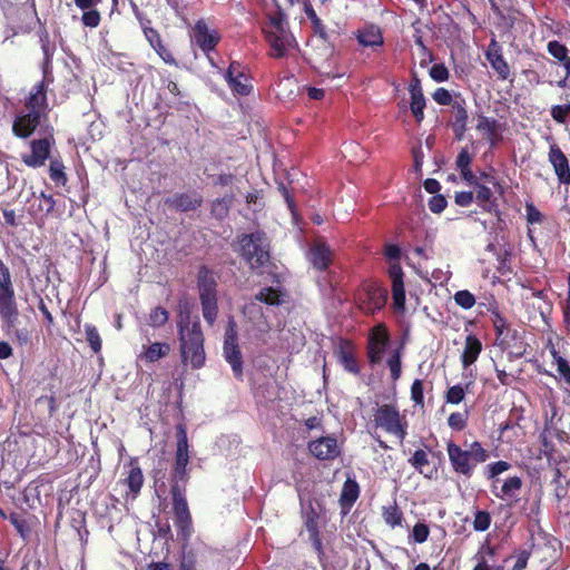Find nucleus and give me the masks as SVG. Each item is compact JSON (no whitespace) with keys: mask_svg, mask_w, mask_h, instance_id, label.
Wrapping results in <instances>:
<instances>
[{"mask_svg":"<svg viewBox=\"0 0 570 570\" xmlns=\"http://www.w3.org/2000/svg\"><path fill=\"white\" fill-rule=\"evenodd\" d=\"M552 356L557 363V371L561 377L570 381V365L569 362L562 357L556 350L552 351Z\"/></svg>","mask_w":570,"mask_h":570,"instance_id":"obj_57","label":"nucleus"},{"mask_svg":"<svg viewBox=\"0 0 570 570\" xmlns=\"http://www.w3.org/2000/svg\"><path fill=\"white\" fill-rule=\"evenodd\" d=\"M470 390H471V382H465L464 385L463 384L453 385L446 391L445 400L448 403L459 404L464 400L465 394L468 392H470Z\"/></svg>","mask_w":570,"mask_h":570,"instance_id":"obj_40","label":"nucleus"},{"mask_svg":"<svg viewBox=\"0 0 570 570\" xmlns=\"http://www.w3.org/2000/svg\"><path fill=\"white\" fill-rule=\"evenodd\" d=\"M452 121L451 127L456 140L464 138L468 125V110L464 98L456 97L452 104Z\"/></svg>","mask_w":570,"mask_h":570,"instance_id":"obj_21","label":"nucleus"},{"mask_svg":"<svg viewBox=\"0 0 570 570\" xmlns=\"http://www.w3.org/2000/svg\"><path fill=\"white\" fill-rule=\"evenodd\" d=\"M40 43H41V49H42V53H43L42 71H43V76L46 78L49 70L51 69V62H52V57L56 51V46H55V43H51L49 41V36L47 32H45L40 36Z\"/></svg>","mask_w":570,"mask_h":570,"instance_id":"obj_35","label":"nucleus"},{"mask_svg":"<svg viewBox=\"0 0 570 570\" xmlns=\"http://www.w3.org/2000/svg\"><path fill=\"white\" fill-rule=\"evenodd\" d=\"M237 252L252 269L265 267L271 261V242L266 233L255 230L237 237Z\"/></svg>","mask_w":570,"mask_h":570,"instance_id":"obj_3","label":"nucleus"},{"mask_svg":"<svg viewBox=\"0 0 570 570\" xmlns=\"http://www.w3.org/2000/svg\"><path fill=\"white\" fill-rule=\"evenodd\" d=\"M480 307H485L487 311L490 313V320L492 322V325L494 328L504 327L508 324L507 320L503 317V315L500 313L497 302L492 299L488 304L485 303H479Z\"/></svg>","mask_w":570,"mask_h":570,"instance_id":"obj_42","label":"nucleus"},{"mask_svg":"<svg viewBox=\"0 0 570 570\" xmlns=\"http://www.w3.org/2000/svg\"><path fill=\"white\" fill-rule=\"evenodd\" d=\"M332 250L325 243L317 242L308 250V259L313 267L325 271L332 263Z\"/></svg>","mask_w":570,"mask_h":570,"instance_id":"obj_25","label":"nucleus"},{"mask_svg":"<svg viewBox=\"0 0 570 570\" xmlns=\"http://www.w3.org/2000/svg\"><path fill=\"white\" fill-rule=\"evenodd\" d=\"M476 130L482 132L489 140L491 146H494L500 130V124L495 118L487 117L483 115L479 116Z\"/></svg>","mask_w":570,"mask_h":570,"instance_id":"obj_28","label":"nucleus"},{"mask_svg":"<svg viewBox=\"0 0 570 570\" xmlns=\"http://www.w3.org/2000/svg\"><path fill=\"white\" fill-rule=\"evenodd\" d=\"M361 299V308L366 313L374 314L383 308L387 299V292L379 285H368Z\"/></svg>","mask_w":570,"mask_h":570,"instance_id":"obj_20","label":"nucleus"},{"mask_svg":"<svg viewBox=\"0 0 570 570\" xmlns=\"http://www.w3.org/2000/svg\"><path fill=\"white\" fill-rule=\"evenodd\" d=\"M498 549L484 541L473 557L475 566L473 570H504V563L509 560L505 558L502 563H498L495 557Z\"/></svg>","mask_w":570,"mask_h":570,"instance_id":"obj_16","label":"nucleus"},{"mask_svg":"<svg viewBox=\"0 0 570 570\" xmlns=\"http://www.w3.org/2000/svg\"><path fill=\"white\" fill-rule=\"evenodd\" d=\"M360 487L356 481L347 479L343 485L340 501L343 505H352L358 498Z\"/></svg>","mask_w":570,"mask_h":570,"instance_id":"obj_36","label":"nucleus"},{"mask_svg":"<svg viewBox=\"0 0 570 570\" xmlns=\"http://www.w3.org/2000/svg\"><path fill=\"white\" fill-rule=\"evenodd\" d=\"M269 24L265 30L289 29L286 13L277 7V11L268 17Z\"/></svg>","mask_w":570,"mask_h":570,"instance_id":"obj_48","label":"nucleus"},{"mask_svg":"<svg viewBox=\"0 0 570 570\" xmlns=\"http://www.w3.org/2000/svg\"><path fill=\"white\" fill-rule=\"evenodd\" d=\"M41 114L39 110H28L19 114L12 125L14 136L26 139L30 137L40 125Z\"/></svg>","mask_w":570,"mask_h":570,"instance_id":"obj_19","label":"nucleus"},{"mask_svg":"<svg viewBox=\"0 0 570 570\" xmlns=\"http://www.w3.org/2000/svg\"><path fill=\"white\" fill-rule=\"evenodd\" d=\"M475 188V202L479 206L482 207L483 210L488 213H497L498 204L495 198L493 197V191L489 187V185L479 183Z\"/></svg>","mask_w":570,"mask_h":570,"instance_id":"obj_27","label":"nucleus"},{"mask_svg":"<svg viewBox=\"0 0 570 570\" xmlns=\"http://www.w3.org/2000/svg\"><path fill=\"white\" fill-rule=\"evenodd\" d=\"M314 33L322 39L323 42L327 43L332 50L335 48V40L338 37L336 31H327L322 20L312 26Z\"/></svg>","mask_w":570,"mask_h":570,"instance_id":"obj_43","label":"nucleus"},{"mask_svg":"<svg viewBox=\"0 0 570 570\" xmlns=\"http://www.w3.org/2000/svg\"><path fill=\"white\" fill-rule=\"evenodd\" d=\"M409 463L420 473L423 472V466L429 464L428 454L424 450H416L409 459Z\"/></svg>","mask_w":570,"mask_h":570,"instance_id":"obj_55","label":"nucleus"},{"mask_svg":"<svg viewBox=\"0 0 570 570\" xmlns=\"http://www.w3.org/2000/svg\"><path fill=\"white\" fill-rule=\"evenodd\" d=\"M430 534V529L426 523L424 522H416L412 529V532L410 534V538L415 543H424Z\"/></svg>","mask_w":570,"mask_h":570,"instance_id":"obj_53","label":"nucleus"},{"mask_svg":"<svg viewBox=\"0 0 570 570\" xmlns=\"http://www.w3.org/2000/svg\"><path fill=\"white\" fill-rule=\"evenodd\" d=\"M494 332H495L498 345L501 348H503V350L512 348V345L509 342V337H510V333H511V327L509 325H507L504 327H500V328H494Z\"/></svg>","mask_w":570,"mask_h":570,"instance_id":"obj_60","label":"nucleus"},{"mask_svg":"<svg viewBox=\"0 0 570 570\" xmlns=\"http://www.w3.org/2000/svg\"><path fill=\"white\" fill-rule=\"evenodd\" d=\"M177 449L175 464L170 473V494L175 513L177 534L183 540H189L193 528L191 517L186 500V487L189 480L187 465L189 463L188 439L186 429L179 424L176 431Z\"/></svg>","mask_w":570,"mask_h":570,"instance_id":"obj_1","label":"nucleus"},{"mask_svg":"<svg viewBox=\"0 0 570 570\" xmlns=\"http://www.w3.org/2000/svg\"><path fill=\"white\" fill-rule=\"evenodd\" d=\"M453 298L455 304L463 309H470L476 303L474 295L468 289L458 291Z\"/></svg>","mask_w":570,"mask_h":570,"instance_id":"obj_49","label":"nucleus"},{"mask_svg":"<svg viewBox=\"0 0 570 570\" xmlns=\"http://www.w3.org/2000/svg\"><path fill=\"white\" fill-rule=\"evenodd\" d=\"M383 518L386 524L391 525L392 528L401 525L403 514L399 510L396 505L389 507L384 509Z\"/></svg>","mask_w":570,"mask_h":570,"instance_id":"obj_51","label":"nucleus"},{"mask_svg":"<svg viewBox=\"0 0 570 570\" xmlns=\"http://www.w3.org/2000/svg\"><path fill=\"white\" fill-rule=\"evenodd\" d=\"M390 345V334L383 325H376L368 335L367 358L371 365L382 362Z\"/></svg>","mask_w":570,"mask_h":570,"instance_id":"obj_13","label":"nucleus"},{"mask_svg":"<svg viewBox=\"0 0 570 570\" xmlns=\"http://www.w3.org/2000/svg\"><path fill=\"white\" fill-rule=\"evenodd\" d=\"M389 276L392 282V298L395 311L403 313L405 311V288L403 282V269L399 263H393L389 267Z\"/></svg>","mask_w":570,"mask_h":570,"instance_id":"obj_18","label":"nucleus"},{"mask_svg":"<svg viewBox=\"0 0 570 570\" xmlns=\"http://www.w3.org/2000/svg\"><path fill=\"white\" fill-rule=\"evenodd\" d=\"M301 517L303 524L308 532L309 541L322 561L324 554L320 534V519L324 512L323 503L309 494H299Z\"/></svg>","mask_w":570,"mask_h":570,"instance_id":"obj_6","label":"nucleus"},{"mask_svg":"<svg viewBox=\"0 0 570 570\" xmlns=\"http://www.w3.org/2000/svg\"><path fill=\"white\" fill-rule=\"evenodd\" d=\"M246 72L247 67L236 60L232 61L225 70L224 78L234 94L248 96L252 92L253 86L249 83Z\"/></svg>","mask_w":570,"mask_h":570,"instance_id":"obj_12","label":"nucleus"},{"mask_svg":"<svg viewBox=\"0 0 570 570\" xmlns=\"http://www.w3.org/2000/svg\"><path fill=\"white\" fill-rule=\"evenodd\" d=\"M190 41L205 53L209 63L217 68V65L212 57V52L215 51L216 46L220 41L219 32L215 29H209L204 20H198L193 28Z\"/></svg>","mask_w":570,"mask_h":570,"instance_id":"obj_8","label":"nucleus"},{"mask_svg":"<svg viewBox=\"0 0 570 570\" xmlns=\"http://www.w3.org/2000/svg\"><path fill=\"white\" fill-rule=\"evenodd\" d=\"M197 287L199 291V298L217 296V281L215 273L205 265L200 266L198 269Z\"/></svg>","mask_w":570,"mask_h":570,"instance_id":"obj_24","label":"nucleus"},{"mask_svg":"<svg viewBox=\"0 0 570 570\" xmlns=\"http://www.w3.org/2000/svg\"><path fill=\"white\" fill-rule=\"evenodd\" d=\"M409 94H410V109L415 118L416 122H422L424 119V109L426 106V99L423 95L421 81L416 75H414L413 79L409 85Z\"/></svg>","mask_w":570,"mask_h":570,"instance_id":"obj_23","label":"nucleus"},{"mask_svg":"<svg viewBox=\"0 0 570 570\" xmlns=\"http://www.w3.org/2000/svg\"><path fill=\"white\" fill-rule=\"evenodd\" d=\"M56 206V200L52 195H48L43 191L40 193L39 196L33 194V200L31 204V213L35 216H48L50 215Z\"/></svg>","mask_w":570,"mask_h":570,"instance_id":"obj_29","label":"nucleus"},{"mask_svg":"<svg viewBox=\"0 0 570 570\" xmlns=\"http://www.w3.org/2000/svg\"><path fill=\"white\" fill-rule=\"evenodd\" d=\"M446 452L452 470L466 479L473 475L478 464L489 459V452L478 441L472 442L465 450L453 441H449Z\"/></svg>","mask_w":570,"mask_h":570,"instance_id":"obj_4","label":"nucleus"},{"mask_svg":"<svg viewBox=\"0 0 570 570\" xmlns=\"http://www.w3.org/2000/svg\"><path fill=\"white\" fill-rule=\"evenodd\" d=\"M411 399L416 405L424 404L423 382L419 379L414 380L411 386Z\"/></svg>","mask_w":570,"mask_h":570,"instance_id":"obj_61","label":"nucleus"},{"mask_svg":"<svg viewBox=\"0 0 570 570\" xmlns=\"http://www.w3.org/2000/svg\"><path fill=\"white\" fill-rule=\"evenodd\" d=\"M386 364L391 372V379L397 381L402 373V347H397L392 352Z\"/></svg>","mask_w":570,"mask_h":570,"instance_id":"obj_41","label":"nucleus"},{"mask_svg":"<svg viewBox=\"0 0 570 570\" xmlns=\"http://www.w3.org/2000/svg\"><path fill=\"white\" fill-rule=\"evenodd\" d=\"M18 307L14 297V289L11 282H0V317L7 327H14L18 322Z\"/></svg>","mask_w":570,"mask_h":570,"instance_id":"obj_10","label":"nucleus"},{"mask_svg":"<svg viewBox=\"0 0 570 570\" xmlns=\"http://www.w3.org/2000/svg\"><path fill=\"white\" fill-rule=\"evenodd\" d=\"M51 140L48 137L32 140L30 142L31 151L21 156L22 161L31 168L43 166L50 156Z\"/></svg>","mask_w":570,"mask_h":570,"instance_id":"obj_17","label":"nucleus"},{"mask_svg":"<svg viewBox=\"0 0 570 570\" xmlns=\"http://www.w3.org/2000/svg\"><path fill=\"white\" fill-rule=\"evenodd\" d=\"M49 176H50V179L53 183H56L57 185L66 184L67 177L65 174V166L62 165L61 161H59L57 159H52L50 161Z\"/></svg>","mask_w":570,"mask_h":570,"instance_id":"obj_45","label":"nucleus"},{"mask_svg":"<svg viewBox=\"0 0 570 570\" xmlns=\"http://www.w3.org/2000/svg\"><path fill=\"white\" fill-rule=\"evenodd\" d=\"M482 351L481 341L473 334H469L465 338L464 348L461 354L463 370L468 368L478 360Z\"/></svg>","mask_w":570,"mask_h":570,"instance_id":"obj_26","label":"nucleus"},{"mask_svg":"<svg viewBox=\"0 0 570 570\" xmlns=\"http://www.w3.org/2000/svg\"><path fill=\"white\" fill-rule=\"evenodd\" d=\"M264 33L271 47V57L275 59L286 57L288 50L297 46L289 29L264 30Z\"/></svg>","mask_w":570,"mask_h":570,"instance_id":"obj_11","label":"nucleus"},{"mask_svg":"<svg viewBox=\"0 0 570 570\" xmlns=\"http://www.w3.org/2000/svg\"><path fill=\"white\" fill-rule=\"evenodd\" d=\"M125 481L130 492L134 495L138 494L144 483V475L141 469L138 465L131 464L129 473Z\"/></svg>","mask_w":570,"mask_h":570,"instance_id":"obj_39","label":"nucleus"},{"mask_svg":"<svg viewBox=\"0 0 570 570\" xmlns=\"http://www.w3.org/2000/svg\"><path fill=\"white\" fill-rule=\"evenodd\" d=\"M234 199L235 195L233 193H229L220 198L213 200L210 205L212 217L217 220H224L225 218H227Z\"/></svg>","mask_w":570,"mask_h":570,"instance_id":"obj_30","label":"nucleus"},{"mask_svg":"<svg viewBox=\"0 0 570 570\" xmlns=\"http://www.w3.org/2000/svg\"><path fill=\"white\" fill-rule=\"evenodd\" d=\"M430 77L436 82H444L449 79V70L443 63H435L430 68Z\"/></svg>","mask_w":570,"mask_h":570,"instance_id":"obj_59","label":"nucleus"},{"mask_svg":"<svg viewBox=\"0 0 570 570\" xmlns=\"http://www.w3.org/2000/svg\"><path fill=\"white\" fill-rule=\"evenodd\" d=\"M180 351L184 362H189L194 368H200L205 363L204 336L199 322L190 324L189 317L178 324Z\"/></svg>","mask_w":570,"mask_h":570,"instance_id":"obj_5","label":"nucleus"},{"mask_svg":"<svg viewBox=\"0 0 570 570\" xmlns=\"http://www.w3.org/2000/svg\"><path fill=\"white\" fill-rule=\"evenodd\" d=\"M276 286L262 287L253 299L245 304L243 309L244 316L262 334L271 330L269 308L281 306L286 297V291L279 285L278 279H276Z\"/></svg>","mask_w":570,"mask_h":570,"instance_id":"obj_2","label":"nucleus"},{"mask_svg":"<svg viewBox=\"0 0 570 570\" xmlns=\"http://www.w3.org/2000/svg\"><path fill=\"white\" fill-rule=\"evenodd\" d=\"M237 341L236 324L229 321L225 331L223 355L230 365L235 379L243 380V355Z\"/></svg>","mask_w":570,"mask_h":570,"instance_id":"obj_9","label":"nucleus"},{"mask_svg":"<svg viewBox=\"0 0 570 570\" xmlns=\"http://www.w3.org/2000/svg\"><path fill=\"white\" fill-rule=\"evenodd\" d=\"M551 116L557 122L564 124L568 116H570V102L566 105H554L551 108Z\"/></svg>","mask_w":570,"mask_h":570,"instance_id":"obj_58","label":"nucleus"},{"mask_svg":"<svg viewBox=\"0 0 570 570\" xmlns=\"http://www.w3.org/2000/svg\"><path fill=\"white\" fill-rule=\"evenodd\" d=\"M276 94L283 100H293L298 90V85L294 76H287L276 83Z\"/></svg>","mask_w":570,"mask_h":570,"instance_id":"obj_32","label":"nucleus"},{"mask_svg":"<svg viewBox=\"0 0 570 570\" xmlns=\"http://www.w3.org/2000/svg\"><path fill=\"white\" fill-rule=\"evenodd\" d=\"M487 59L489 60L492 69L499 75L501 79L505 80L509 78V65L499 51L493 52L491 49H489L487 52Z\"/></svg>","mask_w":570,"mask_h":570,"instance_id":"obj_33","label":"nucleus"},{"mask_svg":"<svg viewBox=\"0 0 570 570\" xmlns=\"http://www.w3.org/2000/svg\"><path fill=\"white\" fill-rule=\"evenodd\" d=\"M491 525V514L485 510H475L473 529L478 532L487 531Z\"/></svg>","mask_w":570,"mask_h":570,"instance_id":"obj_47","label":"nucleus"},{"mask_svg":"<svg viewBox=\"0 0 570 570\" xmlns=\"http://www.w3.org/2000/svg\"><path fill=\"white\" fill-rule=\"evenodd\" d=\"M522 487V480L520 476H509L502 484L500 492H494V495L499 499H513L517 492Z\"/></svg>","mask_w":570,"mask_h":570,"instance_id":"obj_34","label":"nucleus"},{"mask_svg":"<svg viewBox=\"0 0 570 570\" xmlns=\"http://www.w3.org/2000/svg\"><path fill=\"white\" fill-rule=\"evenodd\" d=\"M169 351L170 346L167 343H153L146 348L144 357L147 362L154 363L167 356Z\"/></svg>","mask_w":570,"mask_h":570,"instance_id":"obj_38","label":"nucleus"},{"mask_svg":"<svg viewBox=\"0 0 570 570\" xmlns=\"http://www.w3.org/2000/svg\"><path fill=\"white\" fill-rule=\"evenodd\" d=\"M86 340L95 353L101 350V338L97 327L92 324H85Z\"/></svg>","mask_w":570,"mask_h":570,"instance_id":"obj_46","label":"nucleus"},{"mask_svg":"<svg viewBox=\"0 0 570 570\" xmlns=\"http://www.w3.org/2000/svg\"><path fill=\"white\" fill-rule=\"evenodd\" d=\"M548 52L553 58L558 59L559 61H562L563 63L566 62L567 59H570L568 57L567 47L557 40H551L548 42Z\"/></svg>","mask_w":570,"mask_h":570,"instance_id":"obj_50","label":"nucleus"},{"mask_svg":"<svg viewBox=\"0 0 570 570\" xmlns=\"http://www.w3.org/2000/svg\"><path fill=\"white\" fill-rule=\"evenodd\" d=\"M549 161L554 169V174L558 177L560 184H570V166L569 160L561 148L553 144L549 149Z\"/></svg>","mask_w":570,"mask_h":570,"instance_id":"obj_22","label":"nucleus"},{"mask_svg":"<svg viewBox=\"0 0 570 570\" xmlns=\"http://www.w3.org/2000/svg\"><path fill=\"white\" fill-rule=\"evenodd\" d=\"M307 448L321 461L334 460L341 454L336 438L331 435L309 441Z\"/></svg>","mask_w":570,"mask_h":570,"instance_id":"obj_15","label":"nucleus"},{"mask_svg":"<svg viewBox=\"0 0 570 570\" xmlns=\"http://www.w3.org/2000/svg\"><path fill=\"white\" fill-rule=\"evenodd\" d=\"M525 217L527 222L531 225L540 224L543 220V215L532 203H527L525 205Z\"/></svg>","mask_w":570,"mask_h":570,"instance_id":"obj_63","label":"nucleus"},{"mask_svg":"<svg viewBox=\"0 0 570 570\" xmlns=\"http://www.w3.org/2000/svg\"><path fill=\"white\" fill-rule=\"evenodd\" d=\"M357 41L363 47H381L383 45V37L379 28L370 26L357 33Z\"/></svg>","mask_w":570,"mask_h":570,"instance_id":"obj_31","label":"nucleus"},{"mask_svg":"<svg viewBox=\"0 0 570 570\" xmlns=\"http://www.w3.org/2000/svg\"><path fill=\"white\" fill-rule=\"evenodd\" d=\"M81 21L86 27L96 28L100 22V13L92 9L83 10Z\"/></svg>","mask_w":570,"mask_h":570,"instance_id":"obj_64","label":"nucleus"},{"mask_svg":"<svg viewBox=\"0 0 570 570\" xmlns=\"http://www.w3.org/2000/svg\"><path fill=\"white\" fill-rule=\"evenodd\" d=\"M170 209L179 213L195 212L202 207L204 198L197 190L178 191L164 200Z\"/></svg>","mask_w":570,"mask_h":570,"instance_id":"obj_14","label":"nucleus"},{"mask_svg":"<svg viewBox=\"0 0 570 570\" xmlns=\"http://www.w3.org/2000/svg\"><path fill=\"white\" fill-rule=\"evenodd\" d=\"M376 426L382 428L385 432L395 435L401 442L405 439L406 423H403L396 406L383 404L377 407L374 414Z\"/></svg>","mask_w":570,"mask_h":570,"instance_id":"obj_7","label":"nucleus"},{"mask_svg":"<svg viewBox=\"0 0 570 570\" xmlns=\"http://www.w3.org/2000/svg\"><path fill=\"white\" fill-rule=\"evenodd\" d=\"M533 547H534V539H533V535H531L529 548L520 549V550L515 551L514 556H515L517 560H515L514 566L512 567V570H524L527 568L528 561L532 554Z\"/></svg>","mask_w":570,"mask_h":570,"instance_id":"obj_44","label":"nucleus"},{"mask_svg":"<svg viewBox=\"0 0 570 570\" xmlns=\"http://www.w3.org/2000/svg\"><path fill=\"white\" fill-rule=\"evenodd\" d=\"M468 423V414L462 412H454L448 419L449 426L454 431H462Z\"/></svg>","mask_w":570,"mask_h":570,"instance_id":"obj_56","label":"nucleus"},{"mask_svg":"<svg viewBox=\"0 0 570 570\" xmlns=\"http://www.w3.org/2000/svg\"><path fill=\"white\" fill-rule=\"evenodd\" d=\"M432 98L434 101L441 106H452L454 99L452 98L451 92L445 88H438L433 95Z\"/></svg>","mask_w":570,"mask_h":570,"instance_id":"obj_62","label":"nucleus"},{"mask_svg":"<svg viewBox=\"0 0 570 570\" xmlns=\"http://www.w3.org/2000/svg\"><path fill=\"white\" fill-rule=\"evenodd\" d=\"M340 362L345 371L353 373V374L360 373V366L357 364L355 356L352 353L346 352V351H341Z\"/></svg>","mask_w":570,"mask_h":570,"instance_id":"obj_52","label":"nucleus"},{"mask_svg":"<svg viewBox=\"0 0 570 570\" xmlns=\"http://www.w3.org/2000/svg\"><path fill=\"white\" fill-rule=\"evenodd\" d=\"M168 321V312L161 306L151 309L149 314V324L154 327L163 326Z\"/></svg>","mask_w":570,"mask_h":570,"instance_id":"obj_54","label":"nucleus"},{"mask_svg":"<svg viewBox=\"0 0 570 570\" xmlns=\"http://www.w3.org/2000/svg\"><path fill=\"white\" fill-rule=\"evenodd\" d=\"M202 311L205 321L213 325L217 318L218 306L216 297H200Z\"/></svg>","mask_w":570,"mask_h":570,"instance_id":"obj_37","label":"nucleus"}]
</instances>
